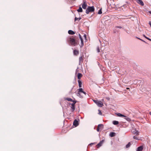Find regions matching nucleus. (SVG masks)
Returning <instances> with one entry per match:
<instances>
[{
	"label": "nucleus",
	"mask_w": 151,
	"mask_h": 151,
	"mask_svg": "<svg viewBox=\"0 0 151 151\" xmlns=\"http://www.w3.org/2000/svg\"><path fill=\"white\" fill-rule=\"evenodd\" d=\"M78 92H79V93L80 92L82 93L83 91V89L82 88H79V89H78Z\"/></svg>",
	"instance_id": "nucleus-25"
},
{
	"label": "nucleus",
	"mask_w": 151,
	"mask_h": 151,
	"mask_svg": "<svg viewBox=\"0 0 151 151\" xmlns=\"http://www.w3.org/2000/svg\"><path fill=\"white\" fill-rule=\"evenodd\" d=\"M133 138L134 139H137V140L139 139L138 137L136 135L135 136H134L133 137Z\"/></svg>",
	"instance_id": "nucleus-24"
},
{
	"label": "nucleus",
	"mask_w": 151,
	"mask_h": 151,
	"mask_svg": "<svg viewBox=\"0 0 151 151\" xmlns=\"http://www.w3.org/2000/svg\"><path fill=\"white\" fill-rule=\"evenodd\" d=\"M79 119L78 121L77 119H75L74 120L73 122V125L75 126V127H77L79 124L78 121H79Z\"/></svg>",
	"instance_id": "nucleus-3"
},
{
	"label": "nucleus",
	"mask_w": 151,
	"mask_h": 151,
	"mask_svg": "<svg viewBox=\"0 0 151 151\" xmlns=\"http://www.w3.org/2000/svg\"><path fill=\"white\" fill-rule=\"evenodd\" d=\"M70 42L71 45L74 46L76 45V42L75 39L73 38H70Z\"/></svg>",
	"instance_id": "nucleus-2"
},
{
	"label": "nucleus",
	"mask_w": 151,
	"mask_h": 151,
	"mask_svg": "<svg viewBox=\"0 0 151 151\" xmlns=\"http://www.w3.org/2000/svg\"><path fill=\"white\" fill-rule=\"evenodd\" d=\"M78 82L79 84V87L81 88L82 87V82L80 80H78Z\"/></svg>",
	"instance_id": "nucleus-19"
},
{
	"label": "nucleus",
	"mask_w": 151,
	"mask_h": 151,
	"mask_svg": "<svg viewBox=\"0 0 151 151\" xmlns=\"http://www.w3.org/2000/svg\"><path fill=\"white\" fill-rule=\"evenodd\" d=\"M71 102H73V103L72 104H74V105H75V104L76 103L77 101H75V100H73V101H72Z\"/></svg>",
	"instance_id": "nucleus-29"
},
{
	"label": "nucleus",
	"mask_w": 151,
	"mask_h": 151,
	"mask_svg": "<svg viewBox=\"0 0 151 151\" xmlns=\"http://www.w3.org/2000/svg\"><path fill=\"white\" fill-rule=\"evenodd\" d=\"M79 53L78 51L76 50H74L73 51V54L75 55H77Z\"/></svg>",
	"instance_id": "nucleus-15"
},
{
	"label": "nucleus",
	"mask_w": 151,
	"mask_h": 151,
	"mask_svg": "<svg viewBox=\"0 0 151 151\" xmlns=\"http://www.w3.org/2000/svg\"><path fill=\"white\" fill-rule=\"evenodd\" d=\"M78 35H79V38H80L81 40H83V39L82 38V37H81V36L80 34H78Z\"/></svg>",
	"instance_id": "nucleus-34"
},
{
	"label": "nucleus",
	"mask_w": 151,
	"mask_h": 151,
	"mask_svg": "<svg viewBox=\"0 0 151 151\" xmlns=\"http://www.w3.org/2000/svg\"><path fill=\"white\" fill-rule=\"evenodd\" d=\"M77 11L78 12H83L82 8L81 6H80L79 9L77 10Z\"/></svg>",
	"instance_id": "nucleus-17"
},
{
	"label": "nucleus",
	"mask_w": 151,
	"mask_h": 151,
	"mask_svg": "<svg viewBox=\"0 0 151 151\" xmlns=\"http://www.w3.org/2000/svg\"><path fill=\"white\" fill-rule=\"evenodd\" d=\"M81 19V18L80 17L79 18H77L76 17H75V21H76L77 20L79 21Z\"/></svg>",
	"instance_id": "nucleus-23"
},
{
	"label": "nucleus",
	"mask_w": 151,
	"mask_h": 151,
	"mask_svg": "<svg viewBox=\"0 0 151 151\" xmlns=\"http://www.w3.org/2000/svg\"><path fill=\"white\" fill-rule=\"evenodd\" d=\"M104 19H105V21H107L110 19V17L107 16H105L104 17Z\"/></svg>",
	"instance_id": "nucleus-20"
},
{
	"label": "nucleus",
	"mask_w": 151,
	"mask_h": 151,
	"mask_svg": "<svg viewBox=\"0 0 151 151\" xmlns=\"http://www.w3.org/2000/svg\"><path fill=\"white\" fill-rule=\"evenodd\" d=\"M143 149V147L142 146H140L137 148V151H142Z\"/></svg>",
	"instance_id": "nucleus-9"
},
{
	"label": "nucleus",
	"mask_w": 151,
	"mask_h": 151,
	"mask_svg": "<svg viewBox=\"0 0 151 151\" xmlns=\"http://www.w3.org/2000/svg\"><path fill=\"white\" fill-rule=\"evenodd\" d=\"M97 52H100V49H99V47H97Z\"/></svg>",
	"instance_id": "nucleus-33"
},
{
	"label": "nucleus",
	"mask_w": 151,
	"mask_h": 151,
	"mask_svg": "<svg viewBox=\"0 0 151 151\" xmlns=\"http://www.w3.org/2000/svg\"><path fill=\"white\" fill-rule=\"evenodd\" d=\"M115 135V133L113 132H111L109 134V136L111 137H114Z\"/></svg>",
	"instance_id": "nucleus-12"
},
{
	"label": "nucleus",
	"mask_w": 151,
	"mask_h": 151,
	"mask_svg": "<svg viewBox=\"0 0 151 151\" xmlns=\"http://www.w3.org/2000/svg\"><path fill=\"white\" fill-rule=\"evenodd\" d=\"M104 141V139H103L101 141L96 145V147H97V148H99V147H101L103 142Z\"/></svg>",
	"instance_id": "nucleus-5"
},
{
	"label": "nucleus",
	"mask_w": 151,
	"mask_h": 151,
	"mask_svg": "<svg viewBox=\"0 0 151 151\" xmlns=\"http://www.w3.org/2000/svg\"><path fill=\"white\" fill-rule=\"evenodd\" d=\"M103 126H100V128H101V127H102Z\"/></svg>",
	"instance_id": "nucleus-47"
},
{
	"label": "nucleus",
	"mask_w": 151,
	"mask_h": 151,
	"mask_svg": "<svg viewBox=\"0 0 151 151\" xmlns=\"http://www.w3.org/2000/svg\"><path fill=\"white\" fill-rule=\"evenodd\" d=\"M136 38H137V39H139V40H141L142 41H143V42H145V41H144V40H142V39H140V38H138V37H136Z\"/></svg>",
	"instance_id": "nucleus-39"
},
{
	"label": "nucleus",
	"mask_w": 151,
	"mask_h": 151,
	"mask_svg": "<svg viewBox=\"0 0 151 151\" xmlns=\"http://www.w3.org/2000/svg\"><path fill=\"white\" fill-rule=\"evenodd\" d=\"M97 105L98 106L100 107H102L103 105V103L101 101H99Z\"/></svg>",
	"instance_id": "nucleus-6"
},
{
	"label": "nucleus",
	"mask_w": 151,
	"mask_h": 151,
	"mask_svg": "<svg viewBox=\"0 0 151 151\" xmlns=\"http://www.w3.org/2000/svg\"><path fill=\"white\" fill-rule=\"evenodd\" d=\"M81 45H80V46L81 47H82L83 45V40H81Z\"/></svg>",
	"instance_id": "nucleus-22"
},
{
	"label": "nucleus",
	"mask_w": 151,
	"mask_h": 151,
	"mask_svg": "<svg viewBox=\"0 0 151 151\" xmlns=\"http://www.w3.org/2000/svg\"><path fill=\"white\" fill-rule=\"evenodd\" d=\"M83 59L82 58V57L81 56L80 57L79 59V64L80 65L81 62H82L83 61Z\"/></svg>",
	"instance_id": "nucleus-11"
},
{
	"label": "nucleus",
	"mask_w": 151,
	"mask_h": 151,
	"mask_svg": "<svg viewBox=\"0 0 151 151\" xmlns=\"http://www.w3.org/2000/svg\"><path fill=\"white\" fill-rule=\"evenodd\" d=\"M77 96H79V97H80V98H82V96H81V94H80V93H79V92H78V93H77Z\"/></svg>",
	"instance_id": "nucleus-28"
},
{
	"label": "nucleus",
	"mask_w": 151,
	"mask_h": 151,
	"mask_svg": "<svg viewBox=\"0 0 151 151\" xmlns=\"http://www.w3.org/2000/svg\"><path fill=\"white\" fill-rule=\"evenodd\" d=\"M87 6V4L85 2H84L82 5V7L84 9H86Z\"/></svg>",
	"instance_id": "nucleus-8"
},
{
	"label": "nucleus",
	"mask_w": 151,
	"mask_h": 151,
	"mask_svg": "<svg viewBox=\"0 0 151 151\" xmlns=\"http://www.w3.org/2000/svg\"><path fill=\"white\" fill-rule=\"evenodd\" d=\"M95 142L92 143H91L89 145H90L91 146H92V145H93L95 144Z\"/></svg>",
	"instance_id": "nucleus-37"
},
{
	"label": "nucleus",
	"mask_w": 151,
	"mask_h": 151,
	"mask_svg": "<svg viewBox=\"0 0 151 151\" xmlns=\"http://www.w3.org/2000/svg\"><path fill=\"white\" fill-rule=\"evenodd\" d=\"M143 36L144 37H145L147 39H148V40H149L150 41H151V39H150L148 38L147 37H146L145 35H143Z\"/></svg>",
	"instance_id": "nucleus-30"
},
{
	"label": "nucleus",
	"mask_w": 151,
	"mask_h": 151,
	"mask_svg": "<svg viewBox=\"0 0 151 151\" xmlns=\"http://www.w3.org/2000/svg\"><path fill=\"white\" fill-rule=\"evenodd\" d=\"M131 145V143L130 142H129L126 146V148H128Z\"/></svg>",
	"instance_id": "nucleus-26"
},
{
	"label": "nucleus",
	"mask_w": 151,
	"mask_h": 151,
	"mask_svg": "<svg viewBox=\"0 0 151 151\" xmlns=\"http://www.w3.org/2000/svg\"><path fill=\"white\" fill-rule=\"evenodd\" d=\"M116 27L119 28H122V27L121 26Z\"/></svg>",
	"instance_id": "nucleus-42"
},
{
	"label": "nucleus",
	"mask_w": 151,
	"mask_h": 151,
	"mask_svg": "<svg viewBox=\"0 0 151 151\" xmlns=\"http://www.w3.org/2000/svg\"><path fill=\"white\" fill-rule=\"evenodd\" d=\"M113 123L115 125H116L119 124V122L116 121H114L113 122Z\"/></svg>",
	"instance_id": "nucleus-18"
},
{
	"label": "nucleus",
	"mask_w": 151,
	"mask_h": 151,
	"mask_svg": "<svg viewBox=\"0 0 151 151\" xmlns=\"http://www.w3.org/2000/svg\"><path fill=\"white\" fill-rule=\"evenodd\" d=\"M127 89H129V88H127Z\"/></svg>",
	"instance_id": "nucleus-46"
},
{
	"label": "nucleus",
	"mask_w": 151,
	"mask_h": 151,
	"mask_svg": "<svg viewBox=\"0 0 151 151\" xmlns=\"http://www.w3.org/2000/svg\"><path fill=\"white\" fill-rule=\"evenodd\" d=\"M103 126V125L102 124H99L98 125V127H97V129H96L97 131V132H99V129H100V126Z\"/></svg>",
	"instance_id": "nucleus-14"
},
{
	"label": "nucleus",
	"mask_w": 151,
	"mask_h": 151,
	"mask_svg": "<svg viewBox=\"0 0 151 151\" xmlns=\"http://www.w3.org/2000/svg\"><path fill=\"white\" fill-rule=\"evenodd\" d=\"M83 37L85 39H86V35L85 34L83 35Z\"/></svg>",
	"instance_id": "nucleus-40"
},
{
	"label": "nucleus",
	"mask_w": 151,
	"mask_h": 151,
	"mask_svg": "<svg viewBox=\"0 0 151 151\" xmlns=\"http://www.w3.org/2000/svg\"><path fill=\"white\" fill-rule=\"evenodd\" d=\"M124 118L125 119L128 121H130V119L128 117H125Z\"/></svg>",
	"instance_id": "nucleus-32"
},
{
	"label": "nucleus",
	"mask_w": 151,
	"mask_h": 151,
	"mask_svg": "<svg viewBox=\"0 0 151 151\" xmlns=\"http://www.w3.org/2000/svg\"><path fill=\"white\" fill-rule=\"evenodd\" d=\"M77 76L78 79H80L82 76V74L81 73H78Z\"/></svg>",
	"instance_id": "nucleus-16"
},
{
	"label": "nucleus",
	"mask_w": 151,
	"mask_h": 151,
	"mask_svg": "<svg viewBox=\"0 0 151 151\" xmlns=\"http://www.w3.org/2000/svg\"><path fill=\"white\" fill-rule=\"evenodd\" d=\"M68 33L70 35H73L75 34V32L73 31L70 30L68 31Z\"/></svg>",
	"instance_id": "nucleus-10"
},
{
	"label": "nucleus",
	"mask_w": 151,
	"mask_h": 151,
	"mask_svg": "<svg viewBox=\"0 0 151 151\" xmlns=\"http://www.w3.org/2000/svg\"><path fill=\"white\" fill-rule=\"evenodd\" d=\"M117 116H119V117H126V116H125L120 113H118L117 114Z\"/></svg>",
	"instance_id": "nucleus-13"
},
{
	"label": "nucleus",
	"mask_w": 151,
	"mask_h": 151,
	"mask_svg": "<svg viewBox=\"0 0 151 151\" xmlns=\"http://www.w3.org/2000/svg\"><path fill=\"white\" fill-rule=\"evenodd\" d=\"M106 99H107V100H109V98H106Z\"/></svg>",
	"instance_id": "nucleus-45"
},
{
	"label": "nucleus",
	"mask_w": 151,
	"mask_h": 151,
	"mask_svg": "<svg viewBox=\"0 0 151 151\" xmlns=\"http://www.w3.org/2000/svg\"><path fill=\"white\" fill-rule=\"evenodd\" d=\"M98 111H99V112L98 113L100 115H101L102 112H101V111L100 110H99Z\"/></svg>",
	"instance_id": "nucleus-35"
},
{
	"label": "nucleus",
	"mask_w": 151,
	"mask_h": 151,
	"mask_svg": "<svg viewBox=\"0 0 151 151\" xmlns=\"http://www.w3.org/2000/svg\"><path fill=\"white\" fill-rule=\"evenodd\" d=\"M94 11V6H88L86 10V13L87 14H88L90 12H93Z\"/></svg>",
	"instance_id": "nucleus-1"
},
{
	"label": "nucleus",
	"mask_w": 151,
	"mask_h": 151,
	"mask_svg": "<svg viewBox=\"0 0 151 151\" xmlns=\"http://www.w3.org/2000/svg\"><path fill=\"white\" fill-rule=\"evenodd\" d=\"M82 93H83L84 94H86V93L84 91H83Z\"/></svg>",
	"instance_id": "nucleus-43"
},
{
	"label": "nucleus",
	"mask_w": 151,
	"mask_h": 151,
	"mask_svg": "<svg viewBox=\"0 0 151 151\" xmlns=\"http://www.w3.org/2000/svg\"><path fill=\"white\" fill-rule=\"evenodd\" d=\"M69 105H71V106L70 107V108L71 109V111L73 112L75 109V105H74V104H71L70 103H69Z\"/></svg>",
	"instance_id": "nucleus-4"
},
{
	"label": "nucleus",
	"mask_w": 151,
	"mask_h": 151,
	"mask_svg": "<svg viewBox=\"0 0 151 151\" xmlns=\"http://www.w3.org/2000/svg\"><path fill=\"white\" fill-rule=\"evenodd\" d=\"M136 1L141 5L142 6L144 5V3L141 0H137Z\"/></svg>",
	"instance_id": "nucleus-7"
},
{
	"label": "nucleus",
	"mask_w": 151,
	"mask_h": 151,
	"mask_svg": "<svg viewBox=\"0 0 151 151\" xmlns=\"http://www.w3.org/2000/svg\"><path fill=\"white\" fill-rule=\"evenodd\" d=\"M65 99L68 101H73V99L70 98H66Z\"/></svg>",
	"instance_id": "nucleus-21"
},
{
	"label": "nucleus",
	"mask_w": 151,
	"mask_h": 151,
	"mask_svg": "<svg viewBox=\"0 0 151 151\" xmlns=\"http://www.w3.org/2000/svg\"><path fill=\"white\" fill-rule=\"evenodd\" d=\"M93 101L94 102L97 104L99 101L97 100H93Z\"/></svg>",
	"instance_id": "nucleus-31"
},
{
	"label": "nucleus",
	"mask_w": 151,
	"mask_h": 151,
	"mask_svg": "<svg viewBox=\"0 0 151 151\" xmlns=\"http://www.w3.org/2000/svg\"><path fill=\"white\" fill-rule=\"evenodd\" d=\"M150 114L151 115V112H150Z\"/></svg>",
	"instance_id": "nucleus-48"
},
{
	"label": "nucleus",
	"mask_w": 151,
	"mask_h": 151,
	"mask_svg": "<svg viewBox=\"0 0 151 151\" xmlns=\"http://www.w3.org/2000/svg\"><path fill=\"white\" fill-rule=\"evenodd\" d=\"M102 13V12L101 11V8L99 11L98 12V14H101Z\"/></svg>",
	"instance_id": "nucleus-27"
},
{
	"label": "nucleus",
	"mask_w": 151,
	"mask_h": 151,
	"mask_svg": "<svg viewBox=\"0 0 151 151\" xmlns=\"http://www.w3.org/2000/svg\"><path fill=\"white\" fill-rule=\"evenodd\" d=\"M149 24L151 27V21L149 22Z\"/></svg>",
	"instance_id": "nucleus-41"
},
{
	"label": "nucleus",
	"mask_w": 151,
	"mask_h": 151,
	"mask_svg": "<svg viewBox=\"0 0 151 151\" xmlns=\"http://www.w3.org/2000/svg\"><path fill=\"white\" fill-rule=\"evenodd\" d=\"M134 134H136V135H138L139 134V132L137 131H135V132L134 133Z\"/></svg>",
	"instance_id": "nucleus-36"
},
{
	"label": "nucleus",
	"mask_w": 151,
	"mask_h": 151,
	"mask_svg": "<svg viewBox=\"0 0 151 151\" xmlns=\"http://www.w3.org/2000/svg\"><path fill=\"white\" fill-rule=\"evenodd\" d=\"M103 34V33H100L99 34V35L100 37H102L101 36H102V35Z\"/></svg>",
	"instance_id": "nucleus-38"
},
{
	"label": "nucleus",
	"mask_w": 151,
	"mask_h": 151,
	"mask_svg": "<svg viewBox=\"0 0 151 151\" xmlns=\"http://www.w3.org/2000/svg\"><path fill=\"white\" fill-rule=\"evenodd\" d=\"M101 51H103V50L102 49V48H101Z\"/></svg>",
	"instance_id": "nucleus-44"
}]
</instances>
